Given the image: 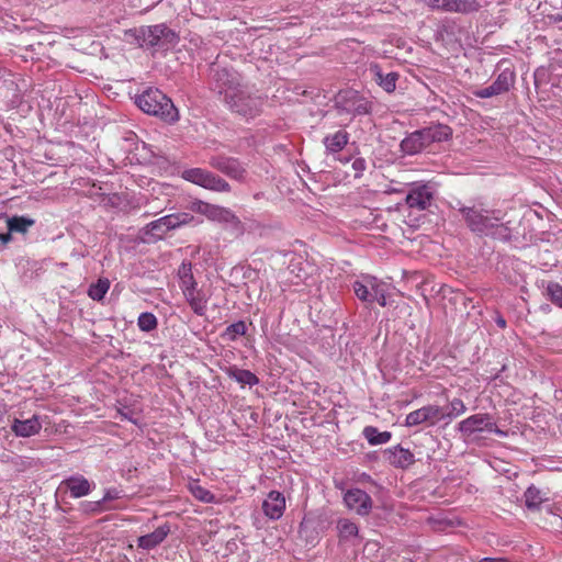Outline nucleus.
<instances>
[{
    "label": "nucleus",
    "instance_id": "f03ea898",
    "mask_svg": "<svg viewBox=\"0 0 562 562\" xmlns=\"http://www.w3.org/2000/svg\"><path fill=\"white\" fill-rule=\"evenodd\" d=\"M224 101L226 108L234 114L245 119L254 120L262 113L267 95L243 85L236 91L229 92Z\"/></svg>",
    "mask_w": 562,
    "mask_h": 562
},
{
    "label": "nucleus",
    "instance_id": "4be33fe9",
    "mask_svg": "<svg viewBox=\"0 0 562 562\" xmlns=\"http://www.w3.org/2000/svg\"><path fill=\"white\" fill-rule=\"evenodd\" d=\"M372 79L381 87L385 92L391 93L396 89V81L398 80V74L391 71L384 74L382 68L378 64H373L370 67Z\"/></svg>",
    "mask_w": 562,
    "mask_h": 562
},
{
    "label": "nucleus",
    "instance_id": "4468645a",
    "mask_svg": "<svg viewBox=\"0 0 562 562\" xmlns=\"http://www.w3.org/2000/svg\"><path fill=\"white\" fill-rule=\"evenodd\" d=\"M344 501L349 509L355 510L360 516L369 515L372 508L371 496L360 488L348 490L345 493Z\"/></svg>",
    "mask_w": 562,
    "mask_h": 562
},
{
    "label": "nucleus",
    "instance_id": "dca6fc26",
    "mask_svg": "<svg viewBox=\"0 0 562 562\" xmlns=\"http://www.w3.org/2000/svg\"><path fill=\"white\" fill-rule=\"evenodd\" d=\"M497 72L496 78L494 79V83L502 90L505 94L514 88L516 82V71L513 63L507 58H502L496 64Z\"/></svg>",
    "mask_w": 562,
    "mask_h": 562
},
{
    "label": "nucleus",
    "instance_id": "f257e3e1",
    "mask_svg": "<svg viewBox=\"0 0 562 562\" xmlns=\"http://www.w3.org/2000/svg\"><path fill=\"white\" fill-rule=\"evenodd\" d=\"M459 215L465 227L477 237H488L502 243H508L513 239L512 222L506 221V213L498 209H490L482 202H469V204L458 201L452 206Z\"/></svg>",
    "mask_w": 562,
    "mask_h": 562
},
{
    "label": "nucleus",
    "instance_id": "72a5a7b5",
    "mask_svg": "<svg viewBox=\"0 0 562 562\" xmlns=\"http://www.w3.org/2000/svg\"><path fill=\"white\" fill-rule=\"evenodd\" d=\"M110 289V281L106 278H100L95 283H91L88 288V296L97 302L104 299Z\"/></svg>",
    "mask_w": 562,
    "mask_h": 562
},
{
    "label": "nucleus",
    "instance_id": "c03bdc74",
    "mask_svg": "<svg viewBox=\"0 0 562 562\" xmlns=\"http://www.w3.org/2000/svg\"><path fill=\"white\" fill-rule=\"evenodd\" d=\"M351 167L355 170V178H360L362 177L363 171L367 169V161L362 157L356 158L352 161Z\"/></svg>",
    "mask_w": 562,
    "mask_h": 562
},
{
    "label": "nucleus",
    "instance_id": "c756f323",
    "mask_svg": "<svg viewBox=\"0 0 562 562\" xmlns=\"http://www.w3.org/2000/svg\"><path fill=\"white\" fill-rule=\"evenodd\" d=\"M362 436L371 446L387 443L392 439L391 431H380L374 426H366L362 430Z\"/></svg>",
    "mask_w": 562,
    "mask_h": 562
},
{
    "label": "nucleus",
    "instance_id": "9d476101",
    "mask_svg": "<svg viewBox=\"0 0 562 562\" xmlns=\"http://www.w3.org/2000/svg\"><path fill=\"white\" fill-rule=\"evenodd\" d=\"M209 165L233 180L243 182L246 179V166L235 157L215 155L210 157Z\"/></svg>",
    "mask_w": 562,
    "mask_h": 562
},
{
    "label": "nucleus",
    "instance_id": "7c9ffc66",
    "mask_svg": "<svg viewBox=\"0 0 562 562\" xmlns=\"http://www.w3.org/2000/svg\"><path fill=\"white\" fill-rule=\"evenodd\" d=\"M337 530L340 541H350L358 537V526L348 518H341L337 521Z\"/></svg>",
    "mask_w": 562,
    "mask_h": 562
},
{
    "label": "nucleus",
    "instance_id": "7ed1b4c3",
    "mask_svg": "<svg viewBox=\"0 0 562 562\" xmlns=\"http://www.w3.org/2000/svg\"><path fill=\"white\" fill-rule=\"evenodd\" d=\"M134 103L144 113L157 116L167 123H175L179 119L178 110L171 99L158 88H147L136 94Z\"/></svg>",
    "mask_w": 562,
    "mask_h": 562
},
{
    "label": "nucleus",
    "instance_id": "3c124183",
    "mask_svg": "<svg viewBox=\"0 0 562 562\" xmlns=\"http://www.w3.org/2000/svg\"><path fill=\"white\" fill-rule=\"evenodd\" d=\"M12 233H10L9 231L7 233H0V241L2 244H8L12 240Z\"/></svg>",
    "mask_w": 562,
    "mask_h": 562
},
{
    "label": "nucleus",
    "instance_id": "9b49d317",
    "mask_svg": "<svg viewBox=\"0 0 562 562\" xmlns=\"http://www.w3.org/2000/svg\"><path fill=\"white\" fill-rule=\"evenodd\" d=\"M442 420V407L438 405H425L406 415L405 426L414 427L422 424L434 426Z\"/></svg>",
    "mask_w": 562,
    "mask_h": 562
},
{
    "label": "nucleus",
    "instance_id": "37998d69",
    "mask_svg": "<svg viewBox=\"0 0 562 562\" xmlns=\"http://www.w3.org/2000/svg\"><path fill=\"white\" fill-rule=\"evenodd\" d=\"M547 294L550 297V301L562 307V285L557 282H550L547 286Z\"/></svg>",
    "mask_w": 562,
    "mask_h": 562
},
{
    "label": "nucleus",
    "instance_id": "a19ab883",
    "mask_svg": "<svg viewBox=\"0 0 562 562\" xmlns=\"http://www.w3.org/2000/svg\"><path fill=\"white\" fill-rule=\"evenodd\" d=\"M190 491L196 499L203 503H213L215 501L214 494L199 484H191Z\"/></svg>",
    "mask_w": 562,
    "mask_h": 562
},
{
    "label": "nucleus",
    "instance_id": "de8ad7c7",
    "mask_svg": "<svg viewBox=\"0 0 562 562\" xmlns=\"http://www.w3.org/2000/svg\"><path fill=\"white\" fill-rule=\"evenodd\" d=\"M427 5L431 9L442 10L446 12L447 0H425Z\"/></svg>",
    "mask_w": 562,
    "mask_h": 562
},
{
    "label": "nucleus",
    "instance_id": "603ef678",
    "mask_svg": "<svg viewBox=\"0 0 562 562\" xmlns=\"http://www.w3.org/2000/svg\"><path fill=\"white\" fill-rule=\"evenodd\" d=\"M479 562H509V560L506 559V558H490V557H486V558L481 559Z\"/></svg>",
    "mask_w": 562,
    "mask_h": 562
},
{
    "label": "nucleus",
    "instance_id": "09e8293b",
    "mask_svg": "<svg viewBox=\"0 0 562 562\" xmlns=\"http://www.w3.org/2000/svg\"><path fill=\"white\" fill-rule=\"evenodd\" d=\"M487 432H493V434H495V435H497L499 437H506L507 436L506 431H504V430H502V429H499L497 427V425L495 424L493 418L491 420V428L490 427L487 428Z\"/></svg>",
    "mask_w": 562,
    "mask_h": 562
},
{
    "label": "nucleus",
    "instance_id": "8fccbe9b",
    "mask_svg": "<svg viewBox=\"0 0 562 562\" xmlns=\"http://www.w3.org/2000/svg\"><path fill=\"white\" fill-rule=\"evenodd\" d=\"M546 75V71L543 68H538L536 71H535V85L538 86L539 83H541L544 79Z\"/></svg>",
    "mask_w": 562,
    "mask_h": 562
},
{
    "label": "nucleus",
    "instance_id": "ddd939ff",
    "mask_svg": "<svg viewBox=\"0 0 562 562\" xmlns=\"http://www.w3.org/2000/svg\"><path fill=\"white\" fill-rule=\"evenodd\" d=\"M383 459L396 469H408L416 462L415 454L402 445H396L383 450Z\"/></svg>",
    "mask_w": 562,
    "mask_h": 562
},
{
    "label": "nucleus",
    "instance_id": "f3484780",
    "mask_svg": "<svg viewBox=\"0 0 562 562\" xmlns=\"http://www.w3.org/2000/svg\"><path fill=\"white\" fill-rule=\"evenodd\" d=\"M285 510V497L279 491H271L262 503L263 514L271 520H278Z\"/></svg>",
    "mask_w": 562,
    "mask_h": 562
},
{
    "label": "nucleus",
    "instance_id": "412c9836",
    "mask_svg": "<svg viewBox=\"0 0 562 562\" xmlns=\"http://www.w3.org/2000/svg\"><path fill=\"white\" fill-rule=\"evenodd\" d=\"M170 533V526L168 522L159 526L153 532L140 536L137 539L138 548L143 550H151L161 544Z\"/></svg>",
    "mask_w": 562,
    "mask_h": 562
},
{
    "label": "nucleus",
    "instance_id": "ea45409f",
    "mask_svg": "<svg viewBox=\"0 0 562 562\" xmlns=\"http://www.w3.org/2000/svg\"><path fill=\"white\" fill-rule=\"evenodd\" d=\"M472 94L480 99H488L504 94L502 90L494 83V81L484 88H477L472 91Z\"/></svg>",
    "mask_w": 562,
    "mask_h": 562
},
{
    "label": "nucleus",
    "instance_id": "5701e85b",
    "mask_svg": "<svg viewBox=\"0 0 562 562\" xmlns=\"http://www.w3.org/2000/svg\"><path fill=\"white\" fill-rule=\"evenodd\" d=\"M349 133L345 130H339L334 134L326 135L323 138V144L327 155H335L340 153L349 142Z\"/></svg>",
    "mask_w": 562,
    "mask_h": 562
},
{
    "label": "nucleus",
    "instance_id": "49530a36",
    "mask_svg": "<svg viewBox=\"0 0 562 562\" xmlns=\"http://www.w3.org/2000/svg\"><path fill=\"white\" fill-rule=\"evenodd\" d=\"M120 498V491L117 488H108L100 499L102 505L105 506V503Z\"/></svg>",
    "mask_w": 562,
    "mask_h": 562
},
{
    "label": "nucleus",
    "instance_id": "6e6d98bb",
    "mask_svg": "<svg viewBox=\"0 0 562 562\" xmlns=\"http://www.w3.org/2000/svg\"><path fill=\"white\" fill-rule=\"evenodd\" d=\"M3 216H5V214H4V213H1V214H0V220H1V218H3Z\"/></svg>",
    "mask_w": 562,
    "mask_h": 562
},
{
    "label": "nucleus",
    "instance_id": "4d7b16f0",
    "mask_svg": "<svg viewBox=\"0 0 562 562\" xmlns=\"http://www.w3.org/2000/svg\"><path fill=\"white\" fill-rule=\"evenodd\" d=\"M2 414H3V411H2V409H0V416H1Z\"/></svg>",
    "mask_w": 562,
    "mask_h": 562
},
{
    "label": "nucleus",
    "instance_id": "20e7f679",
    "mask_svg": "<svg viewBox=\"0 0 562 562\" xmlns=\"http://www.w3.org/2000/svg\"><path fill=\"white\" fill-rule=\"evenodd\" d=\"M136 40L142 47L168 50L178 44L179 35L165 23H160L139 27Z\"/></svg>",
    "mask_w": 562,
    "mask_h": 562
},
{
    "label": "nucleus",
    "instance_id": "5fc2aeb1",
    "mask_svg": "<svg viewBox=\"0 0 562 562\" xmlns=\"http://www.w3.org/2000/svg\"><path fill=\"white\" fill-rule=\"evenodd\" d=\"M339 160H340L342 164H347V162L349 161V158H344V159H342V158H340Z\"/></svg>",
    "mask_w": 562,
    "mask_h": 562
},
{
    "label": "nucleus",
    "instance_id": "1a4fd4ad",
    "mask_svg": "<svg viewBox=\"0 0 562 562\" xmlns=\"http://www.w3.org/2000/svg\"><path fill=\"white\" fill-rule=\"evenodd\" d=\"M211 82L213 90L222 95L224 102L229 92L236 91L243 85L239 81V75L233 70L221 67H213L211 69Z\"/></svg>",
    "mask_w": 562,
    "mask_h": 562
},
{
    "label": "nucleus",
    "instance_id": "423d86ee",
    "mask_svg": "<svg viewBox=\"0 0 562 562\" xmlns=\"http://www.w3.org/2000/svg\"><path fill=\"white\" fill-rule=\"evenodd\" d=\"M194 221V216L190 212L172 213L148 223L145 227V233L156 239H160L169 231L189 225Z\"/></svg>",
    "mask_w": 562,
    "mask_h": 562
},
{
    "label": "nucleus",
    "instance_id": "f704fd0d",
    "mask_svg": "<svg viewBox=\"0 0 562 562\" xmlns=\"http://www.w3.org/2000/svg\"><path fill=\"white\" fill-rule=\"evenodd\" d=\"M247 333V325L244 321H238L236 323L231 324L226 327L225 331L223 333L222 337L234 341L239 336H244Z\"/></svg>",
    "mask_w": 562,
    "mask_h": 562
},
{
    "label": "nucleus",
    "instance_id": "4c0bfd02",
    "mask_svg": "<svg viewBox=\"0 0 562 562\" xmlns=\"http://www.w3.org/2000/svg\"><path fill=\"white\" fill-rule=\"evenodd\" d=\"M217 205L210 204L200 200L193 201L190 203V211L195 212L202 215H205L207 218L211 220L212 215H214V211Z\"/></svg>",
    "mask_w": 562,
    "mask_h": 562
},
{
    "label": "nucleus",
    "instance_id": "2eb2a0df",
    "mask_svg": "<svg viewBox=\"0 0 562 562\" xmlns=\"http://www.w3.org/2000/svg\"><path fill=\"white\" fill-rule=\"evenodd\" d=\"M492 418L487 413L474 414L461 420L457 428L463 436L470 437L476 432L487 431V428H491Z\"/></svg>",
    "mask_w": 562,
    "mask_h": 562
},
{
    "label": "nucleus",
    "instance_id": "e433bc0d",
    "mask_svg": "<svg viewBox=\"0 0 562 562\" xmlns=\"http://www.w3.org/2000/svg\"><path fill=\"white\" fill-rule=\"evenodd\" d=\"M137 326L142 331H153L158 326L157 317L150 312L140 313L137 319Z\"/></svg>",
    "mask_w": 562,
    "mask_h": 562
},
{
    "label": "nucleus",
    "instance_id": "bb28decb",
    "mask_svg": "<svg viewBox=\"0 0 562 562\" xmlns=\"http://www.w3.org/2000/svg\"><path fill=\"white\" fill-rule=\"evenodd\" d=\"M525 505L529 510H538L542 503L549 501L547 492H543L536 485L531 484L524 493Z\"/></svg>",
    "mask_w": 562,
    "mask_h": 562
},
{
    "label": "nucleus",
    "instance_id": "b1692460",
    "mask_svg": "<svg viewBox=\"0 0 562 562\" xmlns=\"http://www.w3.org/2000/svg\"><path fill=\"white\" fill-rule=\"evenodd\" d=\"M223 371L229 379L236 381L241 386L248 385L251 387L259 383V379L255 373L246 369H240L235 364L225 367Z\"/></svg>",
    "mask_w": 562,
    "mask_h": 562
},
{
    "label": "nucleus",
    "instance_id": "39448f33",
    "mask_svg": "<svg viewBox=\"0 0 562 562\" xmlns=\"http://www.w3.org/2000/svg\"><path fill=\"white\" fill-rule=\"evenodd\" d=\"M334 106L339 115L356 116L369 115L373 110V102L353 89L340 90L334 99Z\"/></svg>",
    "mask_w": 562,
    "mask_h": 562
},
{
    "label": "nucleus",
    "instance_id": "79ce46f5",
    "mask_svg": "<svg viewBox=\"0 0 562 562\" xmlns=\"http://www.w3.org/2000/svg\"><path fill=\"white\" fill-rule=\"evenodd\" d=\"M214 215H212L211 220L218 221V222H225V223H237L238 218L235 216V214L226 207L223 206H216L214 211Z\"/></svg>",
    "mask_w": 562,
    "mask_h": 562
},
{
    "label": "nucleus",
    "instance_id": "aec40b11",
    "mask_svg": "<svg viewBox=\"0 0 562 562\" xmlns=\"http://www.w3.org/2000/svg\"><path fill=\"white\" fill-rule=\"evenodd\" d=\"M42 429L40 416L33 415L29 419L14 418L11 425V430L16 437L27 438L37 435Z\"/></svg>",
    "mask_w": 562,
    "mask_h": 562
},
{
    "label": "nucleus",
    "instance_id": "6ab92c4d",
    "mask_svg": "<svg viewBox=\"0 0 562 562\" xmlns=\"http://www.w3.org/2000/svg\"><path fill=\"white\" fill-rule=\"evenodd\" d=\"M427 147L428 144L423 128L412 132L400 144L401 151L408 156L417 155Z\"/></svg>",
    "mask_w": 562,
    "mask_h": 562
},
{
    "label": "nucleus",
    "instance_id": "6e6552de",
    "mask_svg": "<svg viewBox=\"0 0 562 562\" xmlns=\"http://www.w3.org/2000/svg\"><path fill=\"white\" fill-rule=\"evenodd\" d=\"M435 196V188L429 182H413L408 186L405 203L411 210L426 211Z\"/></svg>",
    "mask_w": 562,
    "mask_h": 562
},
{
    "label": "nucleus",
    "instance_id": "c85d7f7f",
    "mask_svg": "<svg viewBox=\"0 0 562 562\" xmlns=\"http://www.w3.org/2000/svg\"><path fill=\"white\" fill-rule=\"evenodd\" d=\"M481 4L477 0H447L446 12L472 13L479 11Z\"/></svg>",
    "mask_w": 562,
    "mask_h": 562
},
{
    "label": "nucleus",
    "instance_id": "a18cd8bd",
    "mask_svg": "<svg viewBox=\"0 0 562 562\" xmlns=\"http://www.w3.org/2000/svg\"><path fill=\"white\" fill-rule=\"evenodd\" d=\"M117 413L120 414L122 419H126L135 425H138V418L135 417L134 412L130 407L124 406L122 408H119Z\"/></svg>",
    "mask_w": 562,
    "mask_h": 562
},
{
    "label": "nucleus",
    "instance_id": "864d4df0",
    "mask_svg": "<svg viewBox=\"0 0 562 562\" xmlns=\"http://www.w3.org/2000/svg\"><path fill=\"white\" fill-rule=\"evenodd\" d=\"M495 323L499 328L506 327V321L502 315H497V317L495 318Z\"/></svg>",
    "mask_w": 562,
    "mask_h": 562
},
{
    "label": "nucleus",
    "instance_id": "473e14b6",
    "mask_svg": "<svg viewBox=\"0 0 562 562\" xmlns=\"http://www.w3.org/2000/svg\"><path fill=\"white\" fill-rule=\"evenodd\" d=\"M178 278L180 280L181 291L189 286L198 285L192 272V263L188 260H183L179 266Z\"/></svg>",
    "mask_w": 562,
    "mask_h": 562
},
{
    "label": "nucleus",
    "instance_id": "393cba45",
    "mask_svg": "<svg viewBox=\"0 0 562 562\" xmlns=\"http://www.w3.org/2000/svg\"><path fill=\"white\" fill-rule=\"evenodd\" d=\"M376 278L364 276L361 280H356L352 283L355 295L363 303L372 304V292Z\"/></svg>",
    "mask_w": 562,
    "mask_h": 562
},
{
    "label": "nucleus",
    "instance_id": "2f4dec72",
    "mask_svg": "<svg viewBox=\"0 0 562 562\" xmlns=\"http://www.w3.org/2000/svg\"><path fill=\"white\" fill-rule=\"evenodd\" d=\"M467 411V407L461 398H453L449 402L446 408L442 407V420L450 423L454 418L461 416Z\"/></svg>",
    "mask_w": 562,
    "mask_h": 562
},
{
    "label": "nucleus",
    "instance_id": "a878e982",
    "mask_svg": "<svg viewBox=\"0 0 562 562\" xmlns=\"http://www.w3.org/2000/svg\"><path fill=\"white\" fill-rule=\"evenodd\" d=\"M423 132L425 133L428 146L432 143L447 142L452 137V128L449 125L441 123L424 127Z\"/></svg>",
    "mask_w": 562,
    "mask_h": 562
},
{
    "label": "nucleus",
    "instance_id": "f8f14e48",
    "mask_svg": "<svg viewBox=\"0 0 562 562\" xmlns=\"http://www.w3.org/2000/svg\"><path fill=\"white\" fill-rule=\"evenodd\" d=\"M95 486L93 481H89L82 474L77 473L64 479L58 486V491L69 493L72 498H81L89 495Z\"/></svg>",
    "mask_w": 562,
    "mask_h": 562
},
{
    "label": "nucleus",
    "instance_id": "c9c22d12",
    "mask_svg": "<svg viewBox=\"0 0 562 562\" xmlns=\"http://www.w3.org/2000/svg\"><path fill=\"white\" fill-rule=\"evenodd\" d=\"M106 506L102 505V502L99 501H83L78 505V510L83 515H99L104 510H108Z\"/></svg>",
    "mask_w": 562,
    "mask_h": 562
},
{
    "label": "nucleus",
    "instance_id": "58836bf2",
    "mask_svg": "<svg viewBox=\"0 0 562 562\" xmlns=\"http://www.w3.org/2000/svg\"><path fill=\"white\" fill-rule=\"evenodd\" d=\"M387 288L386 284L376 279L372 292V303L378 302L380 306L384 307L387 305L386 301Z\"/></svg>",
    "mask_w": 562,
    "mask_h": 562
},
{
    "label": "nucleus",
    "instance_id": "cd10ccee",
    "mask_svg": "<svg viewBox=\"0 0 562 562\" xmlns=\"http://www.w3.org/2000/svg\"><path fill=\"white\" fill-rule=\"evenodd\" d=\"M3 218H5L7 228L10 233L25 234L35 224V220L25 215H14L11 217L5 215Z\"/></svg>",
    "mask_w": 562,
    "mask_h": 562
},
{
    "label": "nucleus",
    "instance_id": "0eeeda50",
    "mask_svg": "<svg viewBox=\"0 0 562 562\" xmlns=\"http://www.w3.org/2000/svg\"><path fill=\"white\" fill-rule=\"evenodd\" d=\"M184 180L215 192H229L231 186L223 178L202 168H190L183 171Z\"/></svg>",
    "mask_w": 562,
    "mask_h": 562
},
{
    "label": "nucleus",
    "instance_id": "a211bd4d",
    "mask_svg": "<svg viewBox=\"0 0 562 562\" xmlns=\"http://www.w3.org/2000/svg\"><path fill=\"white\" fill-rule=\"evenodd\" d=\"M182 293L193 313L198 316H204L209 302V296L202 289H199L198 285L183 289Z\"/></svg>",
    "mask_w": 562,
    "mask_h": 562
}]
</instances>
